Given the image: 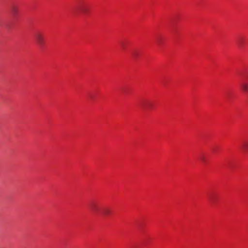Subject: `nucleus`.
<instances>
[{
    "label": "nucleus",
    "instance_id": "f257e3e1",
    "mask_svg": "<svg viewBox=\"0 0 248 248\" xmlns=\"http://www.w3.org/2000/svg\"><path fill=\"white\" fill-rule=\"evenodd\" d=\"M35 38L38 45L42 46L45 43V38L43 34L40 32H36Z\"/></svg>",
    "mask_w": 248,
    "mask_h": 248
},
{
    "label": "nucleus",
    "instance_id": "f03ea898",
    "mask_svg": "<svg viewBox=\"0 0 248 248\" xmlns=\"http://www.w3.org/2000/svg\"><path fill=\"white\" fill-rule=\"evenodd\" d=\"M91 209L93 213L95 214H97L101 212V211L99 210V206L95 203H93L91 205Z\"/></svg>",
    "mask_w": 248,
    "mask_h": 248
},
{
    "label": "nucleus",
    "instance_id": "7ed1b4c3",
    "mask_svg": "<svg viewBox=\"0 0 248 248\" xmlns=\"http://www.w3.org/2000/svg\"><path fill=\"white\" fill-rule=\"evenodd\" d=\"M79 10L83 14H86L88 12V7L85 4H80L79 6Z\"/></svg>",
    "mask_w": 248,
    "mask_h": 248
},
{
    "label": "nucleus",
    "instance_id": "20e7f679",
    "mask_svg": "<svg viewBox=\"0 0 248 248\" xmlns=\"http://www.w3.org/2000/svg\"><path fill=\"white\" fill-rule=\"evenodd\" d=\"M111 210L108 207L103 208L101 210V213L104 216H109L111 214Z\"/></svg>",
    "mask_w": 248,
    "mask_h": 248
},
{
    "label": "nucleus",
    "instance_id": "39448f33",
    "mask_svg": "<svg viewBox=\"0 0 248 248\" xmlns=\"http://www.w3.org/2000/svg\"><path fill=\"white\" fill-rule=\"evenodd\" d=\"M241 87L245 93H248V82L244 81L241 83Z\"/></svg>",
    "mask_w": 248,
    "mask_h": 248
},
{
    "label": "nucleus",
    "instance_id": "423d86ee",
    "mask_svg": "<svg viewBox=\"0 0 248 248\" xmlns=\"http://www.w3.org/2000/svg\"><path fill=\"white\" fill-rule=\"evenodd\" d=\"M11 13L13 15V16H16L17 15L18 13V8L16 6H13L11 7Z\"/></svg>",
    "mask_w": 248,
    "mask_h": 248
},
{
    "label": "nucleus",
    "instance_id": "0eeeda50",
    "mask_svg": "<svg viewBox=\"0 0 248 248\" xmlns=\"http://www.w3.org/2000/svg\"><path fill=\"white\" fill-rule=\"evenodd\" d=\"M152 104L150 101H145L143 104V108L145 109H148L152 108Z\"/></svg>",
    "mask_w": 248,
    "mask_h": 248
},
{
    "label": "nucleus",
    "instance_id": "6e6552de",
    "mask_svg": "<svg viewBox=\"0 0 248 248\" xmlns=\"http://www.w3.org/2000/svg\"><path fill=\"white\" fill-rule=\"evenodd\" d=\"M242 148L244 151L248 150V142H244L243 144Z\"/></svg>",
    "mask_w": 248,
    "mask_h": 248
},
{
    "label": "nucleus",
    "instance_id": "1a4fd4ad",
    "mask_svg": "<svg viewBox=\"0 0 248 248\" xmlns=\"http://www.w3.org/2000/svg\"><path fill=\"white\" fill-rule=\"evenodd\" d=\"M244 44V42L242 39H240L238 42V45L239 47H242Z\"/></svg>",
    "mask_w": 248,
    "mask_h": 248
}]
</instances>
